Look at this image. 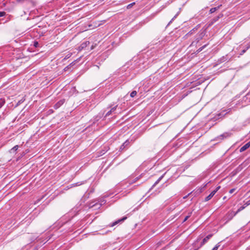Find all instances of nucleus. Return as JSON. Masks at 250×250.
<instances>
[{
  "label": "nucleus",
  "mask_w": 250,
  "mask_h": 250,
  "mask_svg": "<svg viewBox=\"0 0 250 250\" xmlns=\"http://www.w3.org/2000/svg\"><path fill=\"white\" fill-rule=\"evenodd\" d=\"M129 144V142L128 141H126L121 146V149H123L125 146H127L128 144Z\"/></svg>",
  "instance_id": "obj_9"
},
{
  "label": "nucleus",
  "mask_w": 250,
  "mask_h": 250,
  "mask_svg": "<svg viewBox=\"0 0 250 250\" xmlns=\"http://www.w3.org/2000/svg\"><path fill=\"white\" fill-rule=\"evenodd\" d=\"M220 247L219 244H217L211 250H217Z\"/></svg>",
  "instance_id": "obj_15"
},
{
  "label": "nucleus",
  "mask_w": 250,
  "mask_h": 250,
  "mask_svg": "<svg viewBox=\"0 0 250 250\" xmlns=\"http://www.w3.org/2000/svg\"><path fill=\"white\" fill-rule=\"evenodd\" d=\"M19 146H18L16 145L15 146H14L12 148V150H14V151H16L18 148Z\"/></svg>",
  "instance_id": "obj_18"
},
{
  "label": "nucleus",
  "mask_w": 250,
  "mask_h": 250,
  "mask_svg": "<svg viewBox=\"0 0 250 250\" xmlns=\"http://www.w3.org/2000/svg\"><path fill=\"white\" fill-rule=\"evenodd\" d=\"M249 204H250V203H247V204H246V206H247L249 205Z\"/></svg>",
  "instance_id": "obj_31"
},
{
  "label": "nucleus",
  "mask_w": 250,
  "mask_h": 250,
  "mask_svg": "<svg viewBox=\"0 0 250 250\" xmlns=\"http://www.w3.org/2000/svg\"><path fill=\"white\" fill-rule=\"evenodd\" d=\"M250 146V141L244 145L240 149V152H242L247 149Z\"/></svg>",
  "instance_id": "obj_4"
},
{
  "label": "nucleus",
  "mask_w": 250,
  "mask_h": 250,
  "mask_svg": "<svg viewBox=\"0 0 250 250\" xmlns=\"http://www.w3.org/2000/svg\"><path fill=\"white\" fill-rule=\"evenodd\" d=\"M104 201L103 200L101 201V203L100 204L98 203H96L95 204H93V203H91L89 204V208H92L95 207L96 208H100L101 206L103 204H104Z\"/></svg>",
  "instance_id": "obj_2"
},
{
  "label": "nucleus",
  "mask_w": 250,
  "mask_h": 250,
  "mask_svg": "<svg viewBox=\"0 0 250 250\" xmlns=\"http://www.w3.org/2000/svg\"><path fill=\"white\" fill-rule=\"evenodd\" d=\"M204 32H202V33H200V38H198V41H199V40H201V39L202 38V37L204 36Z\"/></svg>",
  "instance_id": "obj_20"
},
{
  "label": "nucleus",
  "mask_w": 250,
  "mask_h": 250,
  "mask_svg": "<svg viewBox=\"0 0 250 250\" xmlns=\"http://www.w3.org/2000/svg\"><path fill=\"white\" fill-rule=\"evenodd\" d=\"M135 4V2H132L129 4H128L127 6V9H129L131 7H132L133 6V5H134Z\"/></svg>",
  "instance_id": "obj_16"
},
{
  "label": "nucleus",
  "mask_w": 250,
  "mask_h": 250,
  "mask_svg": "<svg viewBox=\"0 0 250 250\" xmlns=\"http://www.w3.org/2000/svg\"><path fill=\"white\" fill-rule=\"evenodd\" d=\"M205 46H205H203V47H201L200 48H199V50L200 51H201V50H202L203 48H204Z\"/></svg>",
  "instance_id": "obj_27"
},
{
  "label": "nucleus",
  "mask_w": 250,
  "mask_h": 250,
  "mask_svg": "<svg viewBox=\"0 0 250 250\" xmlns=\"http://www.w3.org/2000/svg\"><path fill=\"white\" fill-rule=\"evenodd\" d=\"M69 57H70V56L67 55V56L65 57V59H67V58H68Z\"/></svg>",
  "instance_id": "obj_30"
},
{
  "label": "nucleus",
  "mask_w": 250,
  "mask_h": 250,
  "mask_svg": "<svg viewBox=\"0 0 250 250\" xmlns=\"http://www.w3.org/2000/svg\"><path fill=\"white\" fill-rule=\"evenodd\" d=\"M245 207L246 206H242V207H240L239 208V209H238L237 212H239V211L242 210L243 209H244L245 208Z\"/></svg>",
  "instance_id": "obj_17"
},
{
  "label": "nucleus",
  "mask_w": 250,
  "mask_h": 250,
  "mask_svg": "<svg viewBox=\"0 0 250 250\" xmlns=\"http://www.w3.org/2000/svg\"><path fill=\"white\" fill-rule=\"evenodd\" d=\"M220 188V186H218L216 188L213 190L206 198H205V201H208L217 192V191Z\"/></svg>",
  "instance_id": "obj_1"
},
{
  "label": "nucleus",
  "mask_w": 250,
  "mask_h": 250,
  "mask_svg": "<svg viewBox=\"0 0 250 250\" xmlns=\"http://www.w3.org/2000/svg\"><path fill=\"white\" fill-rule=\"evenodd\" d=\"M126 219V217H123L122 219L121 220H119L117 221H115L114 222V223H112V224L111 225V226L113 227V226H114L115 225H116V224H117L119 222H121V221H124Z\"/></svg>",
  "instance_id": "obj_8"
},
{
  "label": "nucleus",
  "mask_w": 250,
  "mask_h": 250,
  "mask_svg": "<svg viewBox=\"0 0 250 250\" xmlns=\"http://www.w3.org/2000/svg\"><path fill=\"white\" fill-rule=\"evenodd\" d=\"M187 196H185V197H184V199H185V198H187Z\"/></svg>",
  "instance_id": "obj_32"
},
{
  "label": "nucleus",
  "mask_w": 250,
  "mask_h": 250,
  "mask_svg": "<svg viewBox=\"0 0 250 250\" xmlns=\"http://www.w3.org/2000/svg\"><path fill=\"white\" fill-rule=\"evenodd\" d=\"M212 234H209L208 236H207L205 238L203 239L202 240V242L201 244V246H202L204 245L206 243L208 242V241L212 237Z\"/></svg>",
  "instance_id": "obj_5"
},
{
  "label": "nucleus",
  "mask_w": 250,
  "mask_h": 250,
  "mask_svg": "<svg viewBox=\"0 0 250 250\" xmlns=\"http://www.w3.org/2000/svg\"><path fill=\"white\" fill-rule=\"evenodd\" d=\"M129 144V142L128 141H126L121 146V149H123L125 146H127L128 144Z\"/></svg>",
  "instance_id": "obj_10"
},
{
  "label": "nucleus",
  "mask_w": 250,
  "mask_h": 250,
  "mask_svg": "<svg viewBox=\"0 0 250 250\" xmlns=\"http://www.w3.org/2000/svg\"><path fill=\"white\" fill-rule=\"evenodd\" d=\"M6 13L5 12H0V17H3L5 15Z\"/></svg>",
  "instance_id": "obj_22"
},
{
  "label": "nucleus",
  "mask_w": 250,
  "mask_h": 250,
  "mask_svg": "<svg viewBox=\"0 0 250 250\" xmlns=\"http://www.w3.org/2000/svg\"><path fill=\"white\" fill-rule=\"evenodd\" d=\"M4 104V102L3 100H0V106H1Z\"/></svg>",
  "instance_id": "obj_24"
},
{
  "label": "nucleus",
  "mask_w": 250,
  "mask_h": 250,
  "mask_svg": "<svg viewBox=\"0 0 250 250\" xmlns=\"http://www.w3.org/2000/svg\"><path fill=\"white\" fill-rule=\"evenodd\" d=\"M69 67V66H67L65 68H64V70H66L67 69H68Z\"/></svg>",
  "instance_id": "obj_29"
},
{
  "label": "nucleus",
  "mask_w": 250,
  "mask_h": 250,
  "mask_svg": "<svg viewBox=\"0 0 250 250\" xmlns=\"http://www.w3.org/2000/svg\"><path fill=\"white\" fill-rule=\"evenodd\" d=\"M216 9H217V8H216V7L211 8L210 10V13H213L214 12H215L216 11Z\"/></svg>",
  "instance_id": "obj_19"
},
{
  "label": "nucleus",
  "mask_w": 250,
  "mask_h": 250,
  "mask_svg": "<svg viewBox=\"0 0 250 250\" xmlns=\"http://www.w3.org/2000/svg\"><path fill=\"white\" fill-rule=\"evenodd\" d=\"M179 15V12H178L175 16L174 17L171 19V20L169 21V22L168 23V24H170L172 21L175 19L176 18V17H177V16Z\"/></svg>",
  "instance_id": "obj_13"
},
{
  "label": "nucleus",
  "mask_w": 250,
  "mask_h": 250,
  "mask_svg": "<svg viewBox=\"0 0 250 250\" xmlns=\"http://www.w3.org/2000/svg\"><path fill=\"white\" fill-rule=\"evenodd\" d=\"M188 217H189V216H187L185 217V219H184V221L185 222V221H186V220H188Z\"/></svg>",
  "instance_id": "obj_26"
},
{
  "label": "nucleus",
  "mask_w": 250,
  "mask_h": 250,
  "mask_svg": "<svg viewBox=\"0 0 250 250\" xmlns=\"http://www.w3.org/2000/svg\"><path fill=\"white\" fill-rule=\"evenodd\" d=\"M117 107V105H116V106H114L113 107H112L109 111H108L106 113L105 116L107 117V116H109L111 114L112 112H114L116 109Z\"/></svg>",
  "instance_id": "obj_7"
},
{
  "label": "nucleus",
  "mask_w": 250,
  "mask_h": 250,
  "mask_svg": "<svg viewBox=\"0 0 250 250\" xmlns=\"http://www.w3.org/2000/svg\"><path fill=\"white\" fill-rule=\"evenodd\" d=\"M73 63V62H72L71 63H70L69 65H72Z\"/></svg>",
  "instance_id": "obj_33"
},
{
  "label": "nucleus",
  "mask_w": 250,
  "mask_h": 250,
  "mask_svg": "<svg viewBox=\"0 0 250 250\" xmlns=\"http://www.w3.org/2000/svg\"><path fill=\"white\" fill-rule=\"evenodd\" d=\"M82 183L79 184V183H77L76 184V186H80V185H82Z\"/></svg>",
  "instance_id": "obj_28"
},
{
  "label": "nucleus",
  "mask_w": 250,
  "mask_h": 250,
  "mask_svg": "<svg viewBox=\"0 0 250 250\" xmlns=\"http://www.w3.org/2000/svg\"><path fill=\"white\" fill-rule=\"evenodd\" d=\"M163 177V176H161L156 181V182L154 183V184L153 185V187L155 186L156 185H157L161 180V179H162V178Z\"/></svg>",
  "instance_id": "obj_11"
},
{
  "label": "nucleus",
  "mask_w": 250,
  "mask_h": 250,
  "mask_svg": "<svg viewBox=\"0 0 250 250\" xmlns=\"http://www.w3.org/2000/svg\"><path fill=\"white\" fill-rule=\"evenodd\" d=\"M179 15V12H178L175 16L174 17L171 19V20L169 21V22L168 23V24H170L172 21L175 19L176 18V17H177V16Z\"/></svg>",
  "instance_id": "obj_14"
},
{
  "label": "nucleus",
  "mask_w": 250,
  "mask_h": 250,
  "mask_svg": "<svg viewBox=\"0 0 250 250\" xmlns=\"http://www.w3.org/2000/svg\"><path fill=\"white\" fill-rule=\"evenodd\" d=\"M86 45H87V42H84V43H82V44H81V47H82V48H84V47H86Z\"/></svg>",
  "instance_id": "obj_21"
},
{
  "label": "nucleus",
  "mask_w": 250,
  "mask_h": 250,
  "mask_svg": "<svg viewBox=\"0 0 250 250\" xmlns=\"http://www.w3.org/2000/svg\"><path fill=\"white\" fill-rule=\"evenodd\" d=\"M137 94V92L136 91H133L131 93H130V96L131 97H134V96H135Z\"/></svg>",
  "instance_id": "obj_12"
},
{
  "label": "nucleus",
  "mask_w": 250,
  "mask_h": 250,
  "mask_svg": "<svg viewBox=\"0 0 250 250\" xmlns=\"http://www.w3.org/2000/svg\"><path fill=\"white\" fill-rule=\"evenodd\" d=\"M38 45H39V43H38V42H34V46H35V47H38Z\"/></svg>",
  "instance_id": "obj_25"
},
{
  "label": "nucleus",
  "mask_w": 250,
  "mask_h": 250,
  "mask_svg": "<svg viewBox=\"0 0 250 250\" xmlns=\"http://www.w3.org/2000/svg\"><path fill=\"white\" fill-rule=\"evenodd\" d=\"M235 190V188H232L229 190V193L231 194V193H233Z\"/></svg>",
  "instance_id": "obj_23"
},
{
  "label": "nucleus",
  "mask_w": 250,
  "mask_h": 250,
  "mask_svg": "<svg viewBox=\"0 0 250 250\" xmlns=\"http://www.w3.org/2000/svg\"><path fill=\"white\" fill-rule=\"evenodd\" d=\"M64 99H61L59 101H58L55 105L54 108L55 109H57L59 108L62 104L64 103Z\"/></svg>",
  "instance_id": "obj_3"
},
{
  "label": "nucleus",
  "mask_w": 250,
  "mask_h": 250,
  "mask_svg": "<svg viewBox=\"0 0 250 250\" xmlns=\"http://www.w3.org/2000/svg\"><path fill=\"white\" fill-rule=\"evenodd\" d=\"M229 136L230 134L229 133L226 132L218 136V138L220 139H223L224 138L229 137Z\"/></svg>",
  "instance_id": "obj_6"
}]
</instances>
